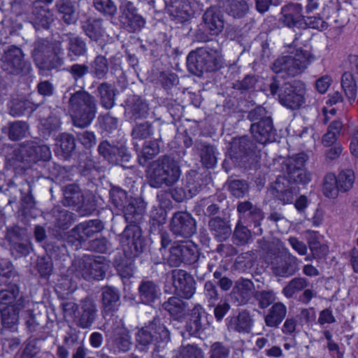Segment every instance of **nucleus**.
I'll return each mask as SVG.
<instances>
[{
	"label": "nucleus",
	"mask_w": 358,
	"mask_h": 358,
	"mask_svg": "<svg viewBox=\"0 0 358 358\" xmlns=\"http://www.w3.org/2000/svg\"><path fill=\"white\" fill-rule=\"evenodd\" d=\"M225 200L222 194L213 195L204 198L200 201L199 205L205 208L203 213L206 216L211 217L219 213L221 208V203Z\"/></svg>",
	"instance_id": "09e8293b"
},
{
	"label": "nucleus",
	"mask_w": 358,
	"mask_h": 358,
	"mask_svg": "<svg viewBox=\"0 0 358 358\" xmlns=\"http://www.w3.org/2000/svg\"><path fill=\"white\" fill-rule=\"evenodd\" d=\"M64 70L69 73L76 86L80 89L85 87V77L90 73V67L86 64L75 63Z\"/></svg>",
	"instance_id": "37998d69"
},
{
	"label": "nucleus",
	"mask_w": 358,
	"mask_h": 358,
	"mask_svg": "<svg viewBox=\"0 0 358 358\" xmlns=\"http://www.w3.org/2000/svg\"><path fill=\"white\" fill-rule=\"evenodd\" d=\"M31 23L36 30L49 29L53 21L49 9L41 6H34L31 13Z\"/></svg>",
	"instance_id": "58836bf2"
},
{
	"label": "nucleus",
	"mask_w": 358,
	"mask_h": 358,
	"mask_svg": "<svg viewBox=\"0 0 358 358\" xmlns=\"http://www.w3.org/2000/svg\"><path fill=\"white\" fill-rule=\"evenodd\" d=\"M223 57L217 41L191 51L187 57L188 71L197 76L203 73L215 72L223 66Z\"/></svg>",
	"instance_id": "7ed1b4c3"
},
{
	"label": "nucleus",
	"mask_w": 358,
	"mask_h": 358,
	"mask_svg": "<svg viewBox=\"0 0 358 358\" xmlns=\"http://www.w3.org/2000/svg\"><path fill=\"white\" fill-rule=\"evenodd\" d=\"M117 90L111 84L103 82L97 87V96L101 106L106 110L111 109L115 104Z\"/></svg>",
	"instance_id": "79ce46f5"
},
{
	"label": "nucleus",
	"mask_w": 358,
	"mask_h": 358,
	"mask_svg": "<svg viewBox=\"0 0 358 358\" xmlns=\"http://www.w3.org/2000/svg\"><path fill=\"white\" fill-rule=\"evenodd\" d=\"M311 54L301 49L290 52L289 55L278 57L272 65L275 73H285L287 76L294 77L301 73L310 63Z\"/></svg>",
	"instance_id": "f8f14e48"
},
{
	"label": "nucleus",
	"mask_w": 358,
	"mask_h": 358,
	"mask_svg": "<svg viewBox=\"0 0 358 358\" xmlns=\"http://www.w3.org/2000/svg\"><path fill=\"white\" fill-rule=\"evenodd\" d=\"M120 22L129 32L140 31L145 24V19L137 13L134 3L128 0H121L120 4Z\"/></svg>",
	"instance_id": "aec40b11"
},
{
	"label": "nucleus",
	"mask_w": 358,
	"mask_h": 358,
	"mask_svg": "<svg viewBox=\"0 0 358 358\" xmlns=\"http://www.w3.org/2000/svg\"><path fill=\"white\" fill-rule=\"evenodd\" d=\"M159 152L160 145L157 139L146 142L141 151V155L139 159L140 164L144 165L147 161L152 159L159 154Z\"/></svg>",
	"instance_id": "e2e57ef3"
},
{
	"label": "nucleus",
	"mask_w": 358,
	"mask_h": 358,
	"mask_svg": "<svg viewBox=\"0 0 358 358\" xmlns=\"http://www.w3.org/2000/svg\"><path fill=\"white\" fill-rule=\"evenodd\" d=\"M161 294L159 287L152 280H143L138 287L141 302L151 306Z\"/></svg>",
	"instance_id": "c9c22d12"
},
{
	"label": "nucleus",
	"mask_w": 358,
	"mask_h": 358,
	"mask_svg": "<svg viewBox=\"0 0 358 358\" xmlns=\"http://www.w3.org/2000/svg\"><path fill=\"white\" fill-rule=\"evenodd\" d=\"M28 125L23 121H15L8 124V136L9 139L15 141L25 137Z\"/></svg>",
	"instance_id": "4d7b16f0"
},
{
	"label": "nucleus",
	"mask_w": 358,
	"mask_h": 358,
	"mask_svg": "<svg viewBox=\"0 0 358 358\" xmlns=\"http://www.w3.org/2000/svg\"><path fill=\"white\" fill-rule=\"evenodd\" d=\"M122 209L125 222L128 225L120 234V241L127 255L136 256L143 252L145 247L139 224L145 215V204L141 199H134Z\"/></svg>",
	"instance_id": "f03ea898"
},
{
	"label": "nucleus",
	"mask_w": 358,
	"mask_h": 358,
	"mask_svg": "<svg viewBox=\"0 0 358 358\" xmlns=\"http://www.w3.org/2000/svg\"><path fill=\"white\" fill-rule=\"evenodd\" d=\"M103 229L104 224L101 220H89L76 225L70 233L79 243H83L96 234L101 232Z\"/></svg>",
	"instance_id": "a878e982"
},
{
	"label": "nucleus",
	"mask_w": 358,
	"mask_h": 358,
	"mask_svg": "<svg viewBox=\"0 0 358 358\" xmlns=\"http://www.w3.org/2000/svg\"><path fill=\"white\" fill-rule=\"evenodd\" d=\"M94 76L99 78H104L108 73V63L105 56L97 55L91 63Z\"/></svg>",
	"instance_id": "680f3d73"
},
{
	"label": "nucleus",
	"mask_w": 358,
	"mask_h": 358,
	"mask_svg": "<svg viewBox=\"0 0 358 358\" xmlns=\"http://www.w3.org/2000/svg\"><path fill=\"white\" fill-rule=\"evenodd\" d=\"M227 320L229 329L243 334L250 333L254 324L252 315L246 310L239 312L238 315L231 317Z\"/></svg>",
	"instance_id": "f704fd0d"
},
{
	"label": "nucleus",
	"mask_w": 358,
	"mask_h": 358,
	"mask_svg": "<svg viewBox=\"0 0 358 358\" xmlns=\"http://www.w3.org/2000/svg\"><path fill=\"white\" fill-rule=\"evenodd\" d=\"M106 345L110 350L115 352H127L130 350L132 342L129 331L125 327L122 318H113L110 329L106 334Z\"/></svg>",
	"instance_id": "4468645a"
},
{
	"label": "nucleus",
	"mask_w": 358,
	"mask_h": 358,
	"mask_svg": "<svg viewBox=\"0 0 358 358\" xmlns=\"http://www.w3.org/2000/svg\"><path fill=\"white\" fill-rule=\"evenodd\" d=\"M136 339L139 346L148 347L154 342H169L170 333L159 316L157 315L138 330Z\"/></svg>",
	"instance_id": "ddd939ff"
},
{
	"label": "nucleus",
	"mask_w": 358,
	"mask_h": 358,
	"mask_svg": "<svg viewBox=\"0 0 358 358\" xmlns=\"http://www.w3.org/2000/svg\"><path fill=\"white\" fill-rule=\"evenodd\" d=\"M247 118L252 122L250 130L257 143L264 145L275 141L276 130L271 116L265 108L259 106L251 110Z\"/></svg>",
	"instance_id": "1a4fd4ad"
},
{
	"label": "nucleus",
	"mask_w": 358,
	"mask_h": 358,
	"mask_svg": "<svg viewBox=\"0 0 358 358\" xmlns=\"http://www.w3.org/2000/svg\"><path fill=\"white\" fill-rule=\"evenodd\" d=\"M355 173L352 169L341 171L336 176V182L340 192L345 193L350 191L355 183Z\"/></svg>",
	"instance_id": "5fc2aeb1"
},
{
	"label": "nucleus",
	"mask_w": 358,
	"mask_h": 358,
	"mask_svg": "<svg viewBox=\"0 0 358 358\" xmlns=\"http://www.w3.org/2000/svg\"><path fill=\"white\" fill-rule=\"evenodd\" d=\"M252 239L251 231L238 220L236 224L233 235L232 241L238 246H243L249 243Z\"/></svg>",
	"instance_id": "8fccbe9b"
},
{
	"label": "nucleus",
	"mask_w": 358,
	"mask_h": 358,
	"mask_svg": "<svg viewBox=\"0 0 358 358\" xmlns=\"http://www.w3.org/2000/svg\"><path fill=\"white\" fill-rule=\"evenodd\" d=\"M109 262L103 256L85 255L73 261L71 271L78 278L87 280H101L106 275Z\"/></svg>",
	"instance_id": "9b49d317"
},
{
	"label": "nucleus",
	"mask_w": 358,
	"mask_h": 358,
	"mask_svg": "<svg viewBox=\"0 0 358 358\" xmlns=\"http://www.w3.org/2000/svg\"><path fill=\"white\" fill-rule=\"evenodd\" d=\"M177 358H203V351L195 345H182L176 355Z\"/></svg>",
	"instance_id": "338daca9"
},
{
	"label": "nucleus",
	"mask_w": 358,
	"mask_h": 358,
	"mask_svg": "<svg viewBox=\"0 0 358 358\" xmlns=\"http://www.w3.org/2000/svg\"><path fill=\"white\" fill-rule=\"evenodd\" d=\"M169 228L176 237L189 238L196 232V222L191 213L178 211L173 213Z\"/></svg>",
	"instance_id": "a211bd4d"
},
{
	"label": "nucleus",
	"mask_w": 358,
	"mask_h": 358,
	"mask_svg": "<svg viewBox=\"0 0 358 358\" xmlns=\"http://www.w3.org/2000/svg\"><path fill=\"white\" fill-rule=\"evenodd\" d=\"M201 26L205 31L210 35L219 34L224 28L222 15L217 8L210 7L206 10L203 15Z\"/></svg>",
	"instance_id": "7c9ffc66"
},
{
	"label": "nucleus",
	"mask_w": 358,
	"mask_h": 358,
	"mask_svg": "<svg viewBox=\"0 0 358 358\" xmlns=\"http://www.w3.org/2000/svg\"><path fill=\"white\" fill-rule=\"evenodd\" d=\"M225 11L235 18H241L248 13V5L245 0H227L224 5Z\"/></svg>",
	"instance_id": "3c124183"
},
{
	"label": "nucleus",
	"mask_w": 358,
	"mask_h": 358,
	"mask_svg": "<svg viewBox=\"0 0 358 358\" xmlns=\"http://www.w3.org/2000/svg\"><path fill=\"white\" fill-rule=\"evenodd\" d=\"M63 36L58 38H39L33 45L32 58L41 70L51 71L61 67L64 64V48Z\"/></svg>",
	"instance_id": "20e7f679"
},
{
	"label": "nucleus",
	"mask_w": 358,
	"mask_h": 358,
	"mask_svg": "<svg viewBox=\"0 0 358 358\" xmlns=\"http://www.w3.org/2000/svg\"><path fill=\"white\" fill-rule=\"evenodd\" d=\"M22 161L28 164H34L39 161L47 162L51 159V151L46 145H38L31 142L20 149Z\"/></svg>",
	"instance_id": "393cba45"
},
{
	"label": "nucleus",
	"mask_w": 358,
	"mask_h": 358,
	"mask_svg": "<svg viewBox=\"0 0 358 358\" xmlns=\"http://www.w3.org/2000/svg\"><path fill=\"white\" fill-rule=\"evenodd\" d=\"M147 174L152 187H172L179 180L181 169L173 157L162 155L150 164Z\"/></svg>",
	"instance_id": "6e6552de"
},
{
	"label": "nucleus",
	"mask_w": 358,
	"mask_h": 358,
	"mask_svg": "<svg viewBox=\"0 0 358 358\" xmlns=\"http://www.w3.org/2000/svg\"><path fill=\"white\" fill-rule=\"evenodd\" d=\"M259 152L258 148L247 136L234 138L229 149V156L239 166H245L250 157Z\"/></svg>",
	"instance_id": "dca6fc26"
},
{
	"label": "nucleus",
	"mask_w": 358,
	"mask_h": 358,
	"mask_svg": "<svg viewBox=\"0 0 358 358\" xmlns=\"http://www.w3.org/2000/svg\"><path fill=\"white\" fill-rule=\"evenodd\" d=\"M124 107L125 115L134 120L145 117L149 110L145 100L138 95L128 96L124 101Z\"/></svg>",
	"instance_id": "cd10ccee"
},
{
	"label": "nucleus",
	"mask_w": 358,
	"mask_h": 358,
	"mask_svg": "<svg viewBox=\"0 0 358 358\" xmlns=\"http://www.w3.org/2000/svg\"><path fill=\"white\" fill-rule=\"evenodd\" d=\"M82 29L87 36L96 42L100 41L105 34L103 22L100 19L86 20L82 25Z\"/></svg>",
	"instance_id": "c03bdc74"
},
{
	"label": "nucleus",
	"mask_w": 358,
	"mask_h": 358,
	"mask_svg": "<svg viewBox=\"0 0 358 358\" xmlns=\"http://www.w3.org/2000/svg\"><path fill=\"white\" fill-rule=\"evenodd\" d=\"M22 317L24 320L26 330L31 334L41 331L48 320L46 312L42 313L34 309H24Z\"/></svg>",
	"instance_id": "2f4dec72"
},
{
	"label": "nucleus",
	"mask_w": 358,
	"mask_h": 358,
	"mask_svg": "<svg viewBox=\"0 0 358 358\" xmlns=\"http://www.w3.org/2000/svg\"><path fill=\"white\" fill-rule=\"evenodd\" d=\"M207 324L206 312L201 305H196L191 310L185 329L191 336H196L204 329Z\"/></svg>",
	"instance_id": "72a5a7b5"
},
{
	"label": "nucleus",
	"mask_w": 358,
	"mask_h": 358,
	"mask_svg": "<svg viewBox=\"0 0 358 358\" xmlns=\"http://www.w3.org/2000/svg\"><path fill=\"white\" fill-rule=\"evenodd\" d=\"M30 105L29 101L13 99L8 104L9 114L13 117L23 115L31 108Z\"/></svg>",
	"instance_id": "69168bd1"
},
{
	"label": "nucleus",
	"mask_w": 358,
	"mask_h": 358,
	"mask_svg": "<svg viewBox=\"0 0 358 358\" xmlns=\"http://www.w3.org/2000/svg\"><path fill=\"white\" fill-rule=\"evenodd\" d=\"M255 292L253 282L248 278H241L235 282L231 292V297L238 305H245L253 296Z\"/></svg>",
	"instance_id": "bb28decb"
},
{
	"label": "nucleus",
	"mask_w": 358,
	"mask_h": 358,
	"mask_svg": "<svg viewBox=\"0 0 358 358\" xmlns=\"http://www.w3.org/2000/svg\"><path fill=\"white\" fill-rule=\"evenodd\" d=\"M99 155L109 164H119L130 160L131 155L123 143H110L108 140L102 141L98 146Z\"/></svg>",
	"instance_id": "6ab92c4d"
},
{
	"label": "nucleus",
	"mask_w": 358,
	"mask_h": 358,
	"mask_svg": "<svg viewBox=\"0 0 358 358\" xmlns=\"http://www.w3.org/2000/svg\"><path fill=\"white\" fill-rule=\"evenodd\" d=\"M265 258L273 274L276 277L289 278L299 269L298 258L279 240L268 244Z\"/></svg>",
	"instance_id": "0eeeda50"
},
{
	"label": "nucleus",
	"mask_w": 358,
	"mask_h": 358,
	"mask_svg": "<svg viewBox=\"0 0 358 358\" xmlns=\"http://www.w3.org/2000/svg\"><path fill=\"white\" fill-rule=\"evenodd\" d=\"M307 160V155L301 152L285 159L281 164L284 176L277 178L271 192L283 205L294 202L299 193L298 185H306L311 181V174L305 169Z\"/></svg>",
	"instance_id": "f257e3e1"
},
{
	"label": "nucleus",
	"mask_w": 358,
	"mask_h": 358,
	"mask_svg": "<svg viewBox=\"0 0 358 358\" xmlns=\"http://www.w3.org/2000/svg\"><path fill=\"white\" fill-rule=\"evenodd\" d=\"M36 269L41 278L48 279L53 271V262L48 255L38 257L36 261Z\"/></svg>",
	"instance_id": "bf43d9fd"
},
{
	"label": "nucleus",
	"mask_w": 358,
	"mask_h": 358,
	"mask_svg": "<svg viewBox=\"0 0 358 358\" xmlns=\"http://www.w3.org/2000/svg\"><path fill=\"white\" fill-rule=\"evenodd\" d=\"M41 352L36 338L28 339L22 345L20 352V358H34Z\"/></svg>",
	"instance_id": "0e129e2a"
},
{
	"label": "nucleus",
	"mask_w": 358,
	"mask_h": 358,
	"mask_svg": "<svg viewBox=\"0 0 358 358\" xmlns=\"http://www.w3.org/2000/svg\"><path fill=\"white\" fill-rule=\"evenodd\" d=\"M322 191L327 198L335 199L338 196L340 190L338 188L336 176L334 173H327L324 178Z\"/></svg>",
	"instance_id": "052dcab7"
},
{
	"label": "nucleus",
	"mask_w": 358,
	"mask_h": 358,
	"mask_svg": "<svg viewBox=\"0 0 358 358\" xmlns=\"http://www.w3.org/2000/svg\"><path fill=\"white\" fill-rule=\"evenodd\" d=\"M162 308L175 320H179L185 315L187 304L180 298L171 296L162 303Z\"/></svg>",
	"instance_id": "a18cd8bd"
},
{
	"label": "nucleus",
	"mask_w": 358,
	"mask_h": 358,
	"mask_svg": "<svg viewBox=\"0 0 358 358\" xmlns=\"http://www.w3.org/2000/svg\"><path fill=\"white\" fill-rule=\"evenodd\" d=\"M74 317L76 324L82 329H89L97 317V308L95 301L85 298L79 304H74Z\"/></svg>",
	"instance_id": "412c9836"
},
{
	"label": "nucleus",
	"mask_w": 358,
	"mask_h": 358,
	"mask_svg": "<svg viewBox=\"0 0 358 358\" xmlns=\"http://www.w3.org/2000/svg\"><path fill=\"white\" fill-rule=\"evenodd\" d=\"M341 86L345 96L351 103L357 97V87L353 75L350 72H345L341 78Z\"/></svg>",
	"instance_id": "603ef678"
},
{
	"label": "nucleus",
	"mask_w": 358,
	"mask_h": 358,
	"mask_svg": "<svg viewBox=\"0 0 358 358\" xmlns=\"http://www.w3.org/2000/svg\"><path fill=\"white\" fill-rule=\"evenodd\" d=\"M195 148L200 151L201 162L206 169H213L217 162V149L206 142L196 141Z\"/></svg>",
	"instance_id": "4c0bfd02"
},
{
	"label": "nucleus",
	"mask_w": 358,
	"mask_h": 358,
	"mask_svg": "<svg viewBox=\"0 0 358 358\" xmlns=\"http://www.w3.org/2000/svg\"><path fill=\"white\" fill-rule=\"evenodd\" d=\"M199 257L198 249L192 242H177L169 248L166 263L171 267H179L182 264H192L197 278L202 280L206 273L199 271Z\"/></svg>",
	"instance_id": "9d476101"
},
{
	"label": "nucleus",
	"mask_w": 358,
	"mask_h": 358,
	"mask_svg": "<svg viewBox=\"0 0 358 358\" xmlns=\"http://www.w3.org/2000/svg\"><path fill=\"white\" fill-rule=\"evenodd\" d=\"M173 285L182 297L190 299L195 293L196 282L194 278L182 269L172 271Z\"/></svg>",
	"instance_id": "b1692460"
},
{
	"label": "nucleus",
	"mask_w": 358,
	"mask_h": 358,
	"mask_svg": "<svg viewBox=\"0 0 358 358\" xmlns=\"http://www.w3.org/2000/svg\"><path fill=\"white\" fill-rule=\"evenodd\" d=\"M228 189L236 198H243L249 192V185L245 180L234 179L227 181Z\"/></svg>",
	"instance_id": "13d9d810"
},
{
	"label": "nucleus",
	"mask_w": 358,
	"mask_h": 358,
	"mask_svg": "<svg viewBox=\"0 0 358 358\" xmlns=\"http://www.w3.org/2000/svg\"><path fill=\"white\" fill-rule=\"evenodd\" d=\"M1 62V69L8 74L22 76L31 69V64L24 59L22 50L16 45H10L4 50Z\"/></svg>",
	"instance_id": "2eb2a0df"
},
{
	"label": "nucleus",
	"mask_w": 358,
	"mask_h": 358,
	"mask_svg": "<svg viewBox=\"0 0 358 358\" xmlns=\"http://www.w3.org/2000/svg\"><path fill=\"white\" fill-rule=\"evenodd\" d=\"M64 40L66 38L67 57L71 61H75L77 58L85 57L87 55V45L85 39L71 32L64 34Z\"/></svg>",
	"instance_id": "c756f323"
},
{
	"label": "nucleus",
	"mask_w": 358,
	"mask_h": 358,
	"mask_svg": "<svg viewBox=\"0 0 358 358\" xmlns=\"http://www.w3.org/2000/svg\"><path fill=\"white\" fill-rule=\"evenodd\" d=\"M84 200L79 187L75 184L66 185L64 189L63 204L67 206H79Z\"/></svg>",
	"instance_id": "de8ad7c7"
},
{
	"label": "nucleus",
	"mask_w": 358,
	"mask_h": 358,
	"mask_svg": "<svg viewBox=\"0 0 358 358\" xmlns=\"http://www.w3.org/2000/svg\"><path fill=\"white\" fill-rule=\"evenodd\" d=\"M24 300L20 297L12 306L0 307L1 324L3 329L18 331L20 315H23Z\"/></svg>",
	"instance_id": "4be33fe9"
},
{
	"label": "nucleus",
	"mask_w": 358,
	"mask_h": 358,
	"mask_svg": "<svg viewBox=\"0 0 358 358\" xmlns=\"http://www.w3.org/2000/svg\"><path fill=\"white\" fill-rule=\"evenodd\" d=\"M101 301L103 313L105 315H111V321L116 317L113 313L118 310L120 302V293L118 289L107 286L102 288Z\"/></svg>",
	"instance_id": "c85d7f7f"
},
{
	"label": "nucleus",
	"mask_w": 358,
	"mask_h": 358,
	"mask_svg": "<svg viewBox=\"0 0 358 358\" xmlns=\"http://www.w3.org/2000/svg\"><path fill=\"white\" fill-rule=\"evenodd\" d=\"M253 297L260 309L268 308L276 300L275 293L273 289L257 290L254 292Z\"/></svg>",
	"instance_id": "6e6d98bb"
},
{
	"label": "nucleus",
	"mask_w": 358,
	"mask_h": 358,
	"mask_svg": "<svg viewBox=\"0 0 358 358\" xmlns=\"http://www.w3.org/2000/svg\"><path fill=\"white\" fill-rule=\"evenodd\" d=\"M279 22L289 28L302 27L305 23L303 6L299 3H289L281 8Z\"/></svg>",
	"instance_id": "5701e85b"
},
{
	"label": "nucleus",
	"mask_w": 358,
	"mask_h": 358,
	"mask_svg": "<svg viewBox=\"0 0 358 358\" xmlns=\"http://www.w3.org/2000/svg\"><path fill=\"white\" fill-rule=\"evenodd\" d=\"M287 315V307L282 302L274 303L264 316L266 325L271 328H278Z\"/></svg>",
	"instance_id": "e433bc0d"
},
{
	"label": "nucleus",
	"mask_w": 358,
	"mask_h": 358,
	"mask_svg": "<svg viewBox=\"0 0 358 358\" xmlns=\"http://www.w3.org/2000/svg\"><path fill=\"white\" fill-rule=\"evenodd\" d=\"M268 87L271 94L289 110H298L306 102V85L300 80L282 83L275 76L271 78Z\"/></svg>",
	"instance_id": "423d86ee"
},
{
	"label": "nucleus",
	"mask_w": 358,
	"mask_h": 358,
	"mask_svg": "<svg viewBox=\"0 0 358 358\" xmlns=\"http://www.w3.org/2000/svg\"><path fill=\"white\" fill-rule=\"evenodd\" d=\"M200 175L193 170L188 171L182 180V185L188 194L192 198L196 196L201 188Z\"/></svg>",
	"instance_id": "49530a36"
},
{
	"label": "nucleus",
	"mask_w": 358,
	"mask_h": 358,
	"mask_svg": "<svg viewBox=\"0 0 358 358\" xmlns=\"http://www.w3.org/2000/svg\"><path fill=\"white\" fill-rule=\"evenodd\" d=\"M60 18L66 24H72L78 20L76 4L71 0H57L55 4Z\"/></svg>",
	"instance_id": "ea45409f"
},
{
	"label": "nucleus",
	"mask_w": 358,
	"mask_h": 358,
	"mask_svg": "<svg viewBox=\"0 0 358 358\" xmlns=\"http://www.w3.org/2000/svg\"><path fill=\"white\" fill-rule=\"evenodd\" d=\"M308 285V281L303 277H296L292 278L282 290L283 295L287 298H292L293 296L300 291L306 288Z\"/></svg>",
	"instance_id": "864d4df0"
},
{
	"label": "nucleus",
	"mask_w": 358,
	"mask_h": 358,
	"mask_svg": "<svg viewBox=\"0 0 358 358\" xmlns=\"http://www.w3.org/2000/svg\"><path fill=\"white\" fill-rule=\"evenodd\" d=\"M52 222L60 229H67L76 220V215L60 207H55L51 210Z\"/></svg>",
	"instance_id": "a19ab883"
},
{
	"label": "nucleus",
	"mask_w": 358,
	"mask_h": 358,
	"mask_svg": "<svg viewBox=\"0 0 358 358\" xmlns=\"http://www.w3.org/2000/svg\"><path fill=\"white\" fill-rule=\"evenodd\" d=\"M67 110L73 126L81 129L86 128L92 124L96 117V99L84 89L70 93L67 101Z\"/></svg>",
	"instance_id": "39448f33"
},
{
	"label": "nucleus",
	"mask_w": 358,
	"mask_h": 358,
	"mask_svg": "<svg viewBox=\"0 0 358 358\" xmlns=\"http://www.w3.org/2000/svg\"><path fill=\"white\" fill-rule=\"evenodd\" d=\"M212 236L219 242L224 241L231 235L229 221L220 216L212 217L208 223Z\"/></svg>",
	"instance_id": "473e14b6"
},
{
	"label": "nucleus",
	"mask_w": 358,
	"mask_h": 358,
	"mask_svg": "<svg viewBox=\"0 0 358 358\" xmlns=\"http://www.w3.org/2000/svg\"><path fill=\"white\" fill-rule=\"evenodd\" d=\"M208 355L209 358H229L230 348L222 342H215L210 345Z\"/></svg>",
	"instance_id": "774afa93"
},
{
	"label": "nucleus",
	"mask_w": 358,
	"mask_h": 358,
	"mask_svg": "<svg viewBox=\"0 0 358 358\" xmlns=\"http://www.w3.org/2000/svg\"><path fill=\"white\" fill-rule=\"evenodd\" d=\"M237 212L239 215V220L243 221L248 227L256 229L257 231H255L256 235L260 236L262 234L263 230L261 226L265 215L260 207L248 200L238 201Z\"/></svg>",
	"instance_id": "f3484780"
}]
</instances>
